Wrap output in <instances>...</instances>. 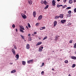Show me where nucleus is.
Listing matches in <instances>:
<instances>
[{
    "label": "nucleus",
    "instance_id": "f257e3e1",
    "mask_svg": "<svg viewBox=\"0 0 76 76\" xmlns=\"http://www.w3.org/2000/svg\"><path fill=\"white\" fill-rule=\"evenodd\" d=\"M20 31L21 32H22L23 33L24 32V31H23V30H25V28H24V27H23V26H20Z\"/></svg>",
    "mask_w": 76,
    "mask_h": 76
},
{
    "label": "nucleus",
    "instance_id": "f03ea898",
    "mask_svg": "<svg viewBox=\"0 0 76 76\" xmlns=\"http://www.w3.org/2000/svg\"><path fill=\"white\" fill-rule=\"evenodd\" d=\"M21 16H22L23 18V19H26V15L22 13L21 14Z\"/></svg>",
    "mask_w": 76,
    "mask_h": 76
},
{
    "label": "nucleus",
    "instance_id": "7ed1b4c3",
    "mask_svg": "<svg viewBox=\"0 0 76 76\" xmlns=\"http://www.w3.org/2000/svg\"><path fill=\"white\" fill-rule=\"evenodd\" d=\"M56 2L55 0H53L52 1V4L53 6H56Z\"/></svg>",
    "mask_w": 76,
    "mask_h": 76
},
{
    "label": "nucleus",
    "instance_id": "20e7f679",
    "mask_svg": "<svg viewBox=\"0 0 76 76\" xmlns=\"http://www.w3.org/2000/svg\"><path fill=\"white\" fill-rule=\"evenodd\" d=\"M43 48L44 47H43L40 46L39 49V51L40 52L41 51Z\"/></svg>",
    "mask_w": 76,
    "mask_h": 76
},
{
    "label": "nucleus",
    "instance_id": "39448f33",
    "mask_svg": "<svg viewBox=\"0 0 76 76\" xmlns=\"http://www.w3.org/2000/svg\"><path fill=\"white\" fill-rule=\"evenodd\" d=\"M12 53H13L14 55H15L16 53H15V49H14V48L12 49Z\"/></svg>",
    "mask_w": 76,
    "mask_h": 76
},
{
    "label": "nucleus",
    "instance_id": "423d86ee",
    "mask_svg": "<svg viewBox=\"0 0 76 76\" xmlns=\"http://www.w3.org/2000/svg\"><path fill=\"white\" fill-rule=\"evenodd\" d=\"M33 62V59L27 61V63L29 64V63H32Z\"/></svg>",
    "mask_w": 76,
    "mask_h": 76
},
{
    "label": "nucleus",
    "instance_id": "0eeeda50",
    "mask_svg": "<svg viewBox=\"0 0 76 76\" xmlns=\"http://www.w3.org/2000/svg\"><path fill=\"white\" fill-rule=\"evenodd\" d=\"M42 18V15H40L38 18V20H41V19Z\"/></svg>",
    "mask_w": 76,
    "mask_h": 76
},
{
    "label": "nucleus",
    "instance_id": "6e6552de",
    "mask_svg": "<svg viewBox=\"0 0 76 76\" xmlns=\"http://www.w3.org/2000/svg\"><path fill=\"white\" fill-rule=\"evenodd\" d=\"M30 46H29V44H27L26 45V48H27V49H29V48H30Z\"/></svg>",
    "mask_w": 76,
    "mask_h": 76
},
{
    "label": "nucleus",
    "instance_id": "1a4fd4ad",
    "mask_svg": "<svg viewBox=\"0 0 76 76\" xmlns=\"http://www.w3.org/2000/svg\"><path fill=\"white\" fill-rule=\"evenodd\" d=\"M28 2L29 4H32V1L31 0H28Z\"/></svg>",
    "mask_w": 76,
    "mask_h": 76
},
{
    "label": "nucleus",
    "instance_id": "9d476101",
    "mask_svg": "<svg viewBox=\"0 0 76 76\" xmlns=\"http://www.w3.org/2000/svg\"><path fill=\"white\" fill-rule=\"evenodd\" d=\"M71 58L72 59H73L74 60H76V57L74 56H71Z\"/></svg>",
    "mask_w": 76,
    "mask_h": 76
},
{
    "label": "nucleus",
    "instance_id": "9b49d317",
    "mask_svg": "<svg viewBox=\"0 0 76 76\" xmlns=\"http://www.w3.org/2000/svg\"><path fill=\"white\" fill-rule=\"evenodd\" d=\"M54 26H56V25H57V22L56 21H55L54 22Z\"/></svg>",
    "mask_w": 76,
    "mask_h": 76
},
{
    "label": "nucleus",
    "instance_id": "f8f14e48",
    "mask_svg": "<svg viewBox=\"0 0 76 76\" xmlns=\"http://www.w3.org/2000/svg\"><path fill=\"white\" fill-rule=\"evenodd\" d=\"M42 42H38L36 45V46H37V45H40V44H42Z\"/></svg>",
    "mask_w": 76,
    "mask_h": 76
},
{
    "label": "nucleus",
    "instance_id": "ddd939ff",
    "mask_svg": "<svg viewBox=\"0 0 76 76\" xmlns=\"http://www.w3.org/2000/svg\"><path fill=\"white\" fill-rule=\"evenodd\" d=\"M42 4H43V3H44L45 5H47V2L46 1H45L43 2V3H42Z\"/></svg>",
    "mask_w": 76,
    "mask_h": 76
},
{
    "label": "nucleus",
    "instance_id": "4468645a",
    "mask_svg": "<svg viewBox=\"0 0 76 76\" xmlns=\"http://www.w3.org/2000/svg\"><path fill=\"white\" fill-rule=\"evenodd\" d=\"M61 22L62 23H64L66 22V20H61Z\"/></svg>",
    "mask_w": 76,
    "mask_h": 76
},
{
    "label": "nucleus",
    "instance_id": "2eb2a0df",
    "mask_svg": "<svg viewBox=\"0 0 76 76\" xmlns=\"http://www.w3.org/2000/svg\"><path fill=\"white\" fill-rule=\"evenodd\" d=\"M16 72V70L14 69V70H12V71L11 72V73H15V72Z\"/></svg>",
    "mask_w": 76,
    "mask_h": 76
},
{
    "label": "nucleus",
    "instance_id": "dca6fc26",
    "mask_svg": "<svg viewBox=\"0 0 76 76\" xmlns=\"http://www.w3.org/2000/svg\"><path fill=\"white\" fill-rule=\"evenodd\" d=\"M33 15L34 16V17H35V16H36V12H33Z\"/></svg>",
    "mask_w": 76,
    "mask_h": 76
},
{
    "label": "nucleus",
    "instance_id": "f3484780",
    "mask_svg": "<svg viewBox=\"0 0 76 76\" xmlns=\"http://www.w3.org/2000/svg\"><path fill=\"white\" fill-rule=\"evenodd\" d=\"M59 17L60 18H63V14H60Z\"/></svg>",
    "mask_w": 76,
    "mask_h": 76
},
{
    "label": "nucleus",
    "instance_id": "a211bd4d",
    "mask_svg": "<svg viewBox=\"0 0 76 76\" xmlns=\"http://www.w3.org/2000/svg\"><path fill=\"white\" fill-rule=\"evenodd\" d=\"M22 62L23 65H25L26 64V62L23 61H22Z\"/></svg>",
    "mask_w": 76,
    "mask_h": 76
},
{
    "label": "nucleus",
    "instance_id": "6ab92c4d",
    "mask_svg": "<svg viewBox=\"0 0 76 76\" xmlns=\"http://www.w3.org/2000/svg\"><path fill=\"white\" fill-rule=\"evenodd\" d=\"M61 6H63V5H58V4L57 5V7L59 8L60 7H61Z\"/></svg>",
    "mask_w": 76,
    "mask_h": 76
},
{
    "label": "nucleus",
    "instance_id": "aec40b11",
    "mask_svg": "<svg viewBox=\"0 0 76 76\" xmlns=\"http://www.w3.org/2000/svg\"><path fill=\"white\" fill-rule=\"evenodd\" d=\"M47 36H45L43 39V40H45V39H47Z\"/></svg>",
    "mask_w": 76,
    "mask_h": 76
},
{
    "label": "nucleus",
    "instance_id": "412c9836",
    "mask_svg": "<svg viewBox=\"0 0 76 76\" xmlns=\"http://www.w3.org/2000/svg\"><path fill=\"white\" fill-rule=\"evenodd\" d=\"M69 4H72L73 3V1H72V0H70L69 1Z\"/></svg>",
    "mask_w": 76,
    "mask_h": 76
},
{
    "label": "nucleus",
    "instance_id": "4be33fe9",
    "mask_svg": "<svg viewBox=\"0 0 76 76\" xmlns=\"http://www.w3.org/2000/svg\"><path fill=\"white\" fill-rule=\"evenodd\" d=\"M67 17H70V16H72V15L71 14H67L66 15Z\"/></svg>",
    "mask_w": 76,
    "mask_h": 76
},
{
    "label": "nucleus",
    "instance_id": "5701e85b",
    "mask_svg": "<svg viewBox=\"0 0 76 76\" xmlns=\"http://www.w3.org/2000/svg\"><path fill=\"white\" fill-rule=\"evenodd\" d=\"M28 40L29 41H31L32 40V39L31 37H29L28 38Z\"/></svg>",
    "mask_w": 76,
    "mask_h": 76
},
{
    "label": "nucleus",
    "instance_id": "b1692460",
    "mask_svg": "<svg viewBox=\"0 0 76 76\" xmlns=\"http://www.w3.org/2000/svg\"><path fill=\"white\" fill-rule=\"evenodd\" d=\"M49 6V5H48L46 6L45 7V9H48Z\"/></svg>",
    "mask_w": 76,
    "mask_h": 76
},
{
    "label": "nucleus",
    "instance_id": "393cba45",
    "mask_svg": "<svg viewBox=\"0 0 76 76\" xmlns=\"http://www.w3.org/2000/svg\"><path fill=\"white\" fill-rule=\"evenodd\" d=\"M20 36L22 38V39H24V36H23L22 34H20Z\"/></svg>",
    "mask_w": 76,
    "mask_h": 76
},
{
    "label": "nucleus",
    "instance_id": "a878e982",
    "mask_svg": "<svg viewBox=\"0 0 76 76\" xmlns=\"http://www.w3.org/2000/svg\"><path fill=\"white\" fill-rule=\"evenodd\" d=\"M55 18H56V19H58V18H60V16H56Z\"/></svg>",
    "mask_w": 76,
    "mask_h": 76
},
{
    "label": "nucleus",
    "instance_id": "bb28decb",
    "mask_svg": "<svg viewBox=\"0 0 76 76\" xmlns=\"http://www.w3.org/2000/svg\"><path fill=\"white\" fill-rule=\"evenodd\" d=\"M19 57V55H17L15 56V57L16 58H18Z\"/></svg>",
    "mask_w": 76,
    "mask_h": 76
},
{
    "label": "nucleus",
    "instance_id": "cd10ccee",
    "mask_svg": "<svg viewBox=\"0 0 76 76\" xmlns=\"http://www.w3.org/2000/svg\"><path fill=\"white\" fill-rule=\"evenodd\" d=\"M75 66H76V65L75 64H73L72 65V68H74Z\"/></svg>",
    "mask_w": 76,
    "mask_h": 76
},
{
    "label": "nucleus",
    "instance_id": "c85d7f7f",
    "mask_svg": "<svg viewBox=\"0 0 76 76\" xmlns=\"http://www.w3.org/2000/svg\"><path fill=\"white\" fill-rule=\"evenodd\" d=\"M64 62H65V63H66V64H67V63H68V60H66Z\"/></svg>",
    "mask_w": 76,
    "mask_h": 76
},
{
    "label": "nucleus",
    "instance_id": "c756f323",
    "mask_svg": "<svg viewBox=\"0 0 76 76\" xmlns=\"http://www.w3.org/2000/svg\"><path fill=\"white\" fill-rule=\"evenodd\" d=\"M41 74L42 75H44V71H42V72L41 73Z\"/></svg>",
    "mask_w": 76,
    "mask_h": 76
},
{
    "label": "nucleus",
    "instance_id": "7c9ffc66",
    "mask_svg": "<svg viewBox=\"0 0 76 76\" xmlns=\"http://www.w3.org/2000/svg\"><path fill=\"white\" fill-rule=\"evenodd\" d=\"M39 25V23H37L35 25L36 26H38Z\"/></svg>",
    "mask_w": 76,
    "mask_h": 76
},
{
    "label": "nucleus",
    "instance_id": "2f4dec72",
    "mask_svg": "<svg viewBox=\"0 0 76 76\" xmlns=\"http://www.w3.org/2000/svg\"><path fill=\"white\" fill-rule=\"evenodd\" d=\"M68 13L69 14H71V13H72V11H70V10L69 11H68Z\"/></svg>",
    "mask_w": 76,
    "mask_h": 76
},
{
    "label": "nucleus",
    "instance_id": "473e14b6",
    "mask_svg": "<svg viewBox=\"0 0 76 76\" xmlns=\"http://www.w3.org/2000/svg\"><path fill=\"white\" fill-rule=\"evenodd\" d=\"M58 37H57V36H56L55 37V40L57 41V40L58 39Z\"/></svg>",
    "mask_w": 76,
    "mask_h": 76
},
{
    "label": "nucleus",
    "instance_id": "72a5a7b5",
    "mask_svg": "<svg viewBox=\"0 0 76 76\" xmlns=\"http://www.w3.org/2000/svg\"><path fill=\"white\" fill-rule=\"evenodd\" d=\"M28 26L29 28H31V26L30 25V24H29V23H28Z\"/></svg>",
    "mask_w": 76,
    "mask_h": 76
},
{
    "label": "nucleus",
    "instance_id": "f704fd0d",
    "mask_svg": "<svg viewBox=\"0 0 76 76\" xmlns=\"http://www.w3.org/2000/svg\"><path fill=\"white\" fill-rule=\"evenodd\" d=\"M12 26L13 28H15V24L12 25Z\"/></svg>",
    "mask_w": 76,
    "mask_h": 76
},
{
    "label": "nucleus",
    "instance_id": "c9c22d12",
    "mask_svg": "<svg viewBox=\"0 0 76 76\" xmlns=\"http://www.w3.org/2000/svg\"><path fill=\"white\" fill-rule=\"evenodd\" d=\"M71 9V7H67L66 8V9L67 10V9Z\"/></svg>",
    "mask_w": 76,
    "mask_h": 76
},
{
    "label": "nucleus",
    "instance_id": "e433bc0d",
    "mask_svg": "<svg viewBox=\"0 0 76 76\" xmlns=\"http://www.w3.org/2000/svg\"><path fill=\"white\" fill-rule=\"evenodd\" d=\"M74 47L75 48H76V43L74 44Z\"/></svg>",
    "mask_w": 76,
    "mask_h": 76
},
{
    "label": "nucleus",
    "instance_id": "4c0bfd02",
    "mask_svg": "<svg viewBox=\"0 0 76 76\" xmlns=\"http://www.w3.org/2000/svg\"><path fill=\"white\" fill-rule=\"evenodd\" d=\"M73 41V40H71L69 41V43H72V42Z\"/></svg>",
    "mask_w": 76,
    "mask_h": 76
},
{
    "label": "nucleus",
    "instance_id": "58836bf2",
    "mask_svg": "<svg viewBox=\"0 0 76 76\" xmlns=\"http://www.w3.org/2000/svg\"><path fill=\"white\" fill-rule=\"evenodd\" d=\"M40 30H43V27H41L40 28Z\"/></svg>",
    "mask_w": 76,
    "mask_h": 76
},
{
    "label": "nucleus",
    "instance_id": "ea45409f",
    "mask_svg": "<svg viewBox=\"0 0 76 76\" xmlns=\"http://www.w3.org/2000/svg\"><path fill=\"white\" fill-rule=\"evenodd\" d=\"M14 48L15 49H17V47H16V46H14Z\"/></svg>",
    "mask_w": 76,
    "mask_h": 76
},
{
    "label": "nucleus",
    "instance_id": "a19ab883",
    "mask_svg": "<svg viewBox=\"0 0 76 76\" xmlns=\"http://www.w3.org/2000/svg\"><path fill=\"white\" fill-rule=\"evenodd\" d=\"M74 12H76V8H75L74 9Z\"/></svg>",
    "mask_w": 76,
    "mask_h": 76
},
{
    "label": "nucleus",
    "instance_id": "79ce46f5",
    "mask_svg": "<svg viewBox=\"0 0 76 76\" xmlns=\"http://www.w3.org/2000/svg\"><path fill=\"white\" fill-rule=\"evenodd\" d=\"M45 29V26H44L43 27V29Z\"/></svg>",
    "mask_w": 76,
    "mask_h": 76
},
{
    "label": "nucleus",
    "instance_id": "37998d69",
    "mask_svg": "<svg viewBox=\"0 0 76 76\" xmlns=\"http://www.w3.org/2000/svg\"><path fill=\"white\" fill-rule=\"evenodd\" d=\"M37 34V33L36 32H34V34Z\"/></svg>",
    "mask_w": 76,
    "mask_h": 76
},
{
    "label": "nucleus",
    "instance_id": "c03bdc74",
    "mask_svg": "<svg viewBox=\"0 0 76 76\" xmlns=\"http://www.w3.org/2000/svg\"><path fill=\"white\" fill-rule=\"evenodd\" d=\"M44 63H43L42 64V65L43 66H44Z\"/></svg>",
    "mask_w": 76,
    "mask_h": 76
},
{
    "label": "nucleus",
    "instance_id": "a18cd8bd",
    "mask_svg": "<svg viewBox=\"0 0 76 76\" xmlns=\"http://www.w3.org/2000/svg\"><path fill=\"white\" fill-rule=\"evenodd\" d=\"M64 0V3H66V1H67V0Z\"/></svg>",
    "mask_w": 76,
    "mask_h": 76
},
{
    "label": "nucleus",
    "instance_id": "49530a36",
    "mask_svg": "<svg viewBox=\"0 0 76 76\" xmlns=\"http://www.w3.org/2000/svg\"><path fill=\"white\" fill-rule=\"evenodd\" d=\"M76 0H74V3H76Z\"/></svg>",
    "mask_w": 76,
    "mask_h": 76
},
{
    "label": "nucleus",
    "instance_id": "de8ad7c7",
    "mask_svg": "<svg viewBox=\"0 0 76 76\" xmlns=\"http://www.w3.org/2000/svg\"><path fill=\"white\" fill-rule=\"evenodd\" d=\"M62 6V7L63 8V9H64V8L65 7H64V6Z\"/></svg>",
    "mask_w": 76,
    "mask_h": 76
},
{
    "label": "nucleus",
    "instance_id": "09e8293b",
    "mask_svg": "<svg viewBox=\"0 0 76 76\" xmlns=\"http://www.w3.org/2000/svg\"><path fill=\"white\" fill-rule=\"evenodd\" d=\"M30 35H31V34H28V37H30Z\"/></svg>",
    "mask_w": 76,
    "mask_h": 76
},
{
    "label": "nucleus",
    "instance_id": "8fccbe9b",
    "mask_svg": "<svg viewBox=\"0 0 76 76\" xmlns=\"http://www.w3.org/2000/svg\"><path fill=\"white\" fill-rule=\"evenodd\" d=\"M26 28H27V29H28V26H26Z\"/></svg>",
    "mask_w": 76,
    "mask_h": 76
},
{
    "label": "nucleus",
    "instance_id": "3c124183",
    "mask_svg": "<svg viewBox=\"0 0 76 76\" xmlns=\"http://www.w3.org/2000/svg\"><path fill=\"white\" fill-rule=\"evenodd\" d=\"M16 32H18V29H16Z\"/></svg>",
    "mask_w": 76,
    "mask_h": 76
},
{
    "label": "nucleus",
    "instance_id": "603ef678",
    "mask_svg": "<svg viewBox=\"0 0 76 76\" xmlns=\"http://www.w3.org/2000/svg\"><path fill=\"white\" fill-rule=\"evenodd\" d=\"M52 70H53V71H54V69H52Z\"/></svg>",
    "mask_w": 76,
    "mask_h": 76
},
{
    "label": "nucleus",
    "instance_id": "864d4df0",
    "mask_svg": "<svg viewBox=\"0 0 76 76\" xmlns=\"http://www.w3.org/2000/svg\"><path fill=\"white\" fill-rule=\"evenodd\" d=\"M57 1H60V0H57Z\"/></svg>",
    "mask_w": 76,
    "mask_h": 76
},
{
    "label": "nucleus",
    "instance_id": "5fc2aeb1",
    "mask_svg": "<svg viewBox=\"0 0 76 76\" xmlns=\"http://www.w3.org/2000/svg\"><path fill=\"white\" fill-rule=\"evenodd\" d=\"M13 64V63H12L10 64Z\"/></svg>",
    "mask_w": 76,
    "mask_h": 76
},
{
    "label": "nucleus",
    "instance_id": "6e6d98bb",
    "mask_svg": "<svg viewBox=\"0 0 76 76\" xmlns=\"http://www.w3.org/2000/svg\"><path fill=\"white\" fill-rule=\"evenodd\" d=\"M25 13H26V11H25Z\"/></svg>",
    "mask_w": 76,
    "mask_h": 76
},
{
    "label": "nucleus",
    "instance_id": "4d7b16f0",
    "mask_svg": "<svg viewBox=\"0 0 76 76\" xmlns=\"http://www.w3.org/2000/svg\"><path fill=\"white\" fill-rule=\"evenodd\" d=\"M42 66H43L42 65L40 66V67H42Z\"/></svg>",
    "mask_w": 76,
    "mask_h": 76
},
{
    "label": "nucleus",
    "instance_id": "13d9d810",
    "mask_svg": "<svg viewBox=\"0 0 76 76\" xmlns=\"http://www.w3.org/2000/svg\"><path fill=\"white\" fill-rule=\"evenodd\" d=\"M32 35H33V36H34V34H32Z\"/></svg>",
    "mask_w": 76,
    "mask_h": 76
},
{
    "label": "nucleus",
    "instance_id": "bf43d9fd",
    "mask_svg": "<svg viewBox=\"0 0 76 76\" xmlns=\"http://www.w3.org/2000/svg\"><path fill=\"white\" fill-rule=\"evenodd\" d=\"M41 3H44V2H41Z\"/></svg>",
    "mask_w": 76,
    "mask_h": 76
},
{
    "label": "nucleus",
    "instance_id": "052dcab7",
    "mask_svg": "<svg viewBox=\"0 0 76 76\" xmlns=\"http://www.w3.org/2000/svg\"><path fill=\"white\" fill-rule=\"evenodd\" d=\"M41 55H40V56H39L41 57Z\"/></svg>",
    "mask_w": 76,
    "mask_h": 76
},
{
    "label": "nucleus",
    "instance_id": "680f3d73",
    "mask_svg": "<svg viewBox=\"0 0 76 76\" xmlns=\"http://www.w3.org/2000/svg\"><path fill=\"white\" fill-rule=\"evenodd\" d=\"M53 52H54V51H53Z\"/></svg>",
    "mask_w": 76,
    "mask_h": 76
},
{
    "label": "nucleus",
    "instance_id": "e2e57ef3",
    "mask_svg": "<svg viewBox=\"0 0 76 76\" xmlns=\"http://www.w3.org/2000/svg\"><path fill=\"white\" fill-rule=\"evenodd\" d=\"M14 45H14L13 46H14Z\"/></svg>",
    "mask_w": 76,
    "mask_h": 76
},
{
    "label": "nucleus",
    "instance_id": "0e129e2a",
    "mask_svg": "<svg viewBox=\"0 0 76 76\" xmlns=\"http://www.w3.org/2000/svg\"><path fill=\"white\" fill-rule=\"evenodd\" d=\"M58 37H60L59 36H58Z\"/></svg>",
    "mask_w": 76,
    "mask_h": 76
}]
</instances>
